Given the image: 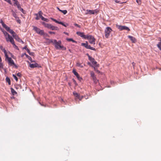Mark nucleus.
Instances as JSON below:
<instances>
[{
	"label": "nucleus",
	"instance_id": "f257e3e1",
	"mask_svg": "<svg viewBox=\"0 0 161 161\" xmlns=\"http://www.w3.org/2000/svg\"><path fill=\"white\" fill-rule=\"evenodd\" d=\"M55 43L54 45L55 48L57 49H62L63 50H65L66 48L61 45V42L60 41H57V40H55Z\"/></svg>",
	"mask_w": 161,
	"mask_h": 161
},
{
	"label": "nucleus",
	"instance_id": "f03ea898",
	"mask_svg": "<svg viewBox=\"0 0 161 161\" xmlns=\"http://www.w3.org/2000/svg\"><path fill=\"white\" fill-rule=\"evenodd\" d=\"M86 39L89 40V43L93 45L95 44V39L94 37L92 35H88L87 36Z\"/></svg>",
	"mask_w": 161,
	"mask_h": 161
},
{
	"label": "nucleus",
	"instance_id": "7ed1b4c3",
	"mask_svg": "<svg viewBox=\"0 0 161 161\" xmlns=\"http://www.w3.org/2000/svg\"><path fill=\"white\" fill-rule=\"evenodd\" d=\"M33 30H34L37 34L41 35H44L45 34L47 35V34L44 33L43 30H41L40 29L36 26H33Z\"/></svg>",
	"mask_w": 161,
	"mask_h": 161
},
{
	"label": "nucleus",
	"instance_id": "20e7f679",
	"mask_svg": "<svg viewBox=\"0 0 161 161\" xmlns=\"http://www.w3.org/2000/svg\"><path fill=\"white\" fill-rule=\"evenodd\" d=\"M112 30L110 27H107L105 30V37L108 38L109 36L110 33L112 32Z\"/></svg>",
	"mask_w": 161,
	"mask_h": 161
},
{
	"label": "nucleus",
	"instance_id": "39448f33",
	"mask_svg": "<svg viewBox=\"0 0 161 161\" xmlns=\"http://www.w3.org/2000/svg\"><path fill=\"white\" fill-rule=\"evenodd\" d=\"M116 27L118 28V29L121 31L124 30H126L129 31L130 30V29L128 27L125 26H122L120 25H116Z\"/></svg>",
	"mask_w": 161,
	"mask_h": 161
},
{
	"label": "nucleus",
	"instance_id": "423d86ee",
	"mask_svg": "<svg viewBox=\"0 0 161 161\" xmlns=\"http://www.w3.org/2000/svg\"><path fill=\"white\" fill-rule=\"evenodd\" d=\"M5 37L6 41L7 42H10L12 44L14 43V41L13 38L11 36H10V35L8 33L7 35L5 36Z\"/></svg>",
	"mask_w": 161,
	"mask_h": 161
},
{
	"label": "nucleus",
	"instance_id": "0eeeda50",
	"mask_svg": "<svg viewBox=\"0 0 161 161\" xmlns=\"http://www.w3.org/2000/svg\"><path fill=\"white\" fill-rule=\"evenodd\" d=\"M37 14L38 15H39V17L42 20L45 21L47 22H48L49 20L45 18L42 16V14H43V13L41 11H39Z\"/></svg>",
	"mask_w": 161,
	"mask_h": 161
},
{
	"label": "nucleus",
	"instance_id": "6e6552de",
	"mask_svg": "<svg viewBox=\"0 0 161 161\" xmlns=\"http://www.w3.org/2000/svg\"><path fill=\"white\" fill-rule=\"evenodd\" d=\"M87 13H86V14H97L98 12V10L97 9H95L94 10H86Z\"/></svg>",
	"mask_w": 161,
	"mask_h": 161
},
{
	"label": "nucleus",
	"instance_id": "1a4fd4ad",
	"mask_svg": "<svg viewBox=\"0 0 161 161\" xmlns=\"http://www.w3.org/2000/svg\"><path fill=\"white\" fill-rule=\"evenodd\" d=\"M76 34L77 35L85 39H86L87 36H88V35H85L84 34V33L80 32H77Z\"/></svg>",
	"mask_w": 161,
	"mask_h": 161
},
{
	"label": "nucleus",
	"instance_id": "9d476101",
	"mask_svg": "<svg viewBox=\"0 0 161 161\" xmlns=\"http://www.w3.org/2000/svg\"><path fill=\"white\" fill-rule=\"evenodd\" d=\"M51 19L53 20V21H54L56 23H57L59 24H61L63 26L66 27L68 25V24H66V25L64 24L62 22H59L58 21H57V20L52 18H51Z\"/></svg>",
	"mask_w": 161,
	"mask_h": 161
},
{
	"label": "nucleus",
	"instance_id": "9b49d317",
	"mask_svg": "<svg viewBox=\"0 0 161 161\" xmlns=\"http://www.w3.org/2000/svg\"><path fill=\"white\" fill-rule=\"evenodd\" d=\"M87 55L88 56L89 59L91 61L92 64L95 65L97 64V62L95 61V59L89 56L88 54H87Z\"/></svg>",
	"mask_w": 161,
	"mask_h": 161
},
{
	"label": "nucleus",
	"instance_id": "f8f14e48",
	"mask_svg": "<svg viewBox=\"0 0 161 161\" xmlns=\"http://www.w3.org/2000/svg\"><path fill=\"white\" fill-rule=\"evenodd\" d=\"M72 72L76 76L78 79L79 80L81 81V80L82 79V78L80 76L79 74L77 73V72H76V70L75 69H74L73 70Z\"/></svg>",
	"mask_w": 161,
	"mask_h": 161
},
{
	"label": "nucleus",
	"instance_id": "ddd939ff",
	"mask_svg": "<svg viewBox=\"0 0 161 161\" xmlns=\"http://www.w3.org/2000/svg\"><path fill=\"white\" fill-rule=\"evenodd\" d=\"M6 59L7 60L8 64L10 66H13V64H14V61L11 58L8 57Z\"/></svg>",
	"mask_w": 161,
	"mask_h": 161
},
{
	"label": "nucleus",
	"instance_id": "4468645a",
	"mask_svg": "<svg viewBox=\"0 0 161 161\" xmlns=\"http://www.w3.org/2000/svg\"><path fill=\"white\" fill-rule=\"evenodd\" d=\"M42 24L45 27L50 29L51 24L46 23L45 22H42Z\"/></svg>",
	"mask_w": 161,
	"mask_h": 161
},
{
	"label": "nucleus",
	"instance_id": "2eb2a0df",
	"mask_svg": "<svg viewBox=\"0 0 161 161\" xmlns=\"http://www.w3.org/2000/svg\"><path fill=\"white\" fill-rule=\"evenodd\" d=\"M128 37L129 39H130L133 42L135 43L136 42V39L133 37L130 36H129Z\"/></svg>",
	"mask_w": 161,
	"mask_h": 161
},
{
	"label": "nucleus",
	"instance_id": "dca6fc26",
	"mask_svg": "<svg viewBox=\"0 0 161 161\" xmlns=\"http://www.w3.org/2000/svg\"><path fill=\"white\" fill-rule=\"evenodd\" d=\"M50 29L52 30H59L57 26H53L52 25H51Z\"/></svg>",
	"mask_w": 161,
	"mask_h": 161
},
{
	"label": "nucleus",
	"instance_id": "f3484780",
	"mask_svg": "<svg viewBox=\"0 0 161 161\" xmlns=\"http://www.w3.org/2000/svg\"><path fill=\"white\" fill-rule=\"evenodd\" d=\"M24 55H25L26 57H27L31 62H32L31 58V57L29 56L28 55L26 54L25 53L24 54H22V56L23 57Z\"/></svg>",
	"mask_w": 161,
	"mask_h": 161
},
{
	"label": "nucleus",
	"instance_id": "a211bd4d",
	"mask_svg": "<svg viewBox=\"0 0 161 161\" xmlns=\"http://www.w3.org/2000/svg\"><path fill=\"white\" fill-rule=\"evenodd\" d=\"M38 64L36 63L30 64V67L32 68H34L37 67Z\"/></svg>",
	"mask_w": 161,
	"mask_h": 161
},
{
	"label": "nucleus",
	"instance_id": "6ab92c4d",
	"mask_svg": "<svg viewBox=\"0 0 161 161\" xmlns=\"http://www.w3.org/2000/svg\"><path fill=\"white\" fill-rule=\"evenodd\" d=\"M27 45H25L24 47L22 48V49L23 50L25 49L27 51V52L30 54V51L27 48Z\"/></svg>",
	"mask_w": 161,
	"mask_h": 161
},
{
	"label": "nucleus",
	"instance_id": "aec40b11",
	"mask_svg": "<svg viewBox=\"0 0 161 161\" xmlns=\"http://www.w3.org/2000/svg\"><path fill=\"white\" fill-rule=\"evenodd\" d=\"M57 8L59 11L63 13L64 14H65L67 13V11L66 10H61L59 9V8L57 7Z\"/></svg>",
	"mask_w": 161,
	"mask_h": 161
},
{
	"label": "nucleus",
	"instance_id": "412c9836",
	"mask_svg": "<svg viewBox=\"0 0 161 161\" xmlns=\"http://www.w3.org/2000/svg\"><path fill=\"white\" fill-rule=\"evenodd\" d=\"M157 46L159 49L161 51V38H160V42L158 43L157 45Z\"/></svg>",
	"mask_w": 161,
	"mask_h": 161
},
{
	"label": "nucleus",
	"instance_id": "4be33fe9",
	"mask_svg": "<svg viewBox=\"0 0 161 161\" xmlns=\"http://www.w3.org/2000/svg\"><path fill=\"white\" fill-rule=\"evenodd\" d=\"M86 49H90L91 50H93L94 51L96 50V49L95 48L91 47L90 45H88V44L87 45Z\"/></svg>",
	"mask_w": 161,
	"mask_h": 161
},
{
	"label": "nucleus",
	"instance_id": "5701e85b",
	"mask_svg": "<svg viewBox=\"0 0 161 161\" xmlns=\"http://www.w3.org/2000/svg\"><path fill=\"white\" fill-rule=\"evenodd\" d=\"M73 94L75 97L77 98H80L79 95L78 93L76 92H73Z\"/></svg>",
	"mask_w": 161,
	"mask_h": 161
},
{
	"label": "nucleus",
	"instance_id": "b1692460",
	"mask_svg": "<svg viewBox=\"0 0 161 161\" xmlns=\"http://www.w3.org/2000/svg\"><path fill=\"white\" fill-rule=\"evenodd\" d=\"M88 44V43L87 42H86V43H81V45L85 47L86 48H87Z\"/></svg>",
	"mask_w": 161,
	"mask_h": 161
},
{
	"label": "nucleus",
	"instance_id": "393cba45",
	"mask_svg": "<svg viewBox=\"0 0 161 161\" xmlns=\"http://www.w3.org/2000/svg\"><path fill=\"white\" fill-rule=\"evenodd\" d=\"M13 36L14 38L16 40H17V41H19V37L16 35L15 33L14 35H13Z\"/></svg>",
	"mask_w": 161,
	"mask_h": 161
},
{
	"label": "nucleus",
	"instance_id": "a878e982",
	"mask_svg": "<svg viewBox=\"0 0 161 161\" xmlns=\"http://www.w3.org/2000/svg\"><path fill=\"white\" fill-rule=\"evenodd\" d=\"M6 81L7 82H8V84L9 85H11V81H10V78L9 77H7L6 78Z\"/></svg>",
	"mask_w": 161,
	"mask_h": 161
},
{
	"label": "nucleus",
	"instance_id": "bb28decb",
	"mask_svg": "<svg viewBox=\"0 0 161 161\" xmlns=\"http://www.w3.org/2000/svg\"><path fill=\"white\" fill-rule=\"evenodd\" d=\"M11 93H12V94L14 95L16 94H17V92H16L14 90V89H13V88H11Z\"/></svg>",
	"mask_w": 161,
	"mask_h": 161
},
{
	"label": "nucleus",
	"instance_id": "cd10ccee",
	"mask_svg": "<svg viewBox=\"0 0 161 161\" xmlns=\"http://www.w3.org/2000/svg\"><path fill=\"white\" fill-rule=\"evenodd\" d=\"M8 31L12 34V36L14 35L15 34V32L12 30L10 29Z\"/></svg>",
	"mask_w": 161,
	"mask_h": 161
},
{
	"label": "nucleus",
	"instance_id": "c85d7f7f",
	"mask_svg": "<svg viewBox=\"0 0 161 161\" xmlns=\"http://www.w3.org/2000/svg\"><path fill=\"white\" fill-rule=\"evenodd\" d=\"M49 41V42L52 43L53 44H54V43H55V40H56L54 39H48Z\"/></svg>",
	"mask_w": 161,
	"mask_h": 161
},
{
	"label": "nucleus",
	"instance_id": "c756f323",
	"mask_svg": "<svg viewBox=\"0 0 161 161\" xmlns=\"http://www.w3.org/2000/svg\"><path fill=\"white\" fill-rule=\"evenodd\" d=\"M66 40L69 42L72 41L73 42H76L75 41L73 40L72 38H67L66 39Z\"/></svg>",
	"mask_w": 161,
	"mask_h": 161
},
{
	"label": "nucleus",
	"instance_id": "7c9ffc66",
	"mask_svg": "<svg viewBox=\"0 0 161 161\" xmlns=\"http://www.w3.org/2000/svg\"><path fill=\"white\" fill-rule=\"evenodd\" d=\"M5 29L7 31H8L9 30L10 28L9 27H8L6 24L5 25H4V26H3Z\"/></svg>",
	"mask_w": 161,
	"mask_h": 161
},
{
	"label": "nucleus",
	"instance_id": "2f4dec72",
	"mask_svg": "<svg viewBox=\"0 0 161 161\" xmlns=\"http://www.w3.org/2000/svg\"><path fill=\"white\" fill-rule=\"evenodd\" d=\"M3 52H4V53L5 56V57H6V58H8V54H7V52L6 51V50H4V51H3Z\"/></svg>",
	"mask_w": 161,
	"mask_h": 161
},
{
	"label": "nucleus",
	"instance_id": "473e14b6",
	"mask_svg": "<svg viewBox=\"0 0 161 161\" xmlns=\"http://www.w3.org/2000/svg\"><path fill=\"white\" fill-rule=\"evenodd\" d=\"M92 79L94 82L96 83L98 81V80H97L96 76L94 77H92Z\"/></svg>",
	"mask_w": 161,
	"mask_h": 161
},
{
	"label": "nucleus",
	"instance_id": "72a5a7b5",
	"mask_svg": "<svg viewBox=\"0 0 161 161\" xmlns=\"http://www.w3.org/2000/svg\"><path fill=\"white\" fill-rule=\"evenodd\" d=\"M76 65L78 67H79L80 68H83V66L81 65L80 63L79 62H77L76 64Z\"/></svg>",
	"mask_w": 161,
	"mask_h": 161
},
{
	"label": "nucleus",
	"instance_id": "f704fd0d",
	"mask_svg": "<svg viewBox=\"0 0 161 161\" xmlns=\"http://www.w3.org/2000/svg\"><path fill=\"white\" fill-rule=\"evenodd\" d=\"M91 76L92 78L95 76L94 72L93 71H91L90 72Z\"/></svg>",
	"mask_w": 161,
	"mask_h": 161
},
{
	"label": "nucleus",
	"instance_id": "c9c22d12",
	"mask_svg": "<svg viewBox=\"0 0 161 161\" xmlns=\"http://www.w3.org/2000/svg\"><path fill=\"white\" fill-rule=\"evenodd\" d=\"M13 76L14 78L15 79V80L17 81L18 80V78L16 76V75L14 74H13Z\"/></svg>",
	"mask_w": 161,
	"mask_h": 161
},
{
	"label": "nucleus",
	"instance_id": "e433bc0d",
	"mask_svg": "<svg viewBox=\"0 0 161 161\" xmlns=\"http://www.w3.org/2000/svg\"><path fill=\"white\" fill-rule=\"evenodd\" d=\"M12 44L13 45V46L14 47V48L15 49H17L18 50H19V48H18V47L15 44V43H14H14H12Z\"/></svg>",
	"mask_w": 161,
	"mask_h": 161
},
{
	"label": "nucleus",
	"instance_id": "4c0bfd02",
	"mask_svg": "<svg viewBox=\"0 0 161 161\" xmlns=\"http://www.w3.org/2000/svg\"><path fill=\"white\" fill-rule=\"evenodd\" d=\"M1 30L3 32L4 36L8 34V33L6 31H5L3 29H2Z\"/></svg>",
	"mask_w": 161,
	"mask_h": 161
},
{
	"label": "nucleus",
	"instance_id": "58836bf2",
	"mask_svg": "<svg viewBox=\"0 0 161 161\" xmlns=\"http://www.w3.org/2000/svg\"><path fill=\"white\" fill-rule=\"evenodd\" d=\"M16 20L19 24H20V20L19 19V17H17L16 18H15Z\"/></svg>",
	"mask_w": 161,
	"mask_h": 161
},
{
	"label": "nucleus",
	"instance_id": "ea45409f",
	"mask_svg": "<svg viewBox=\"0 0 161 161\" xmlns=\"http://www.w3.org/2000/svg\"><path fill=\"white\" fill-rule=\"evenodd\" d=\"M34 15H35L36 16V17L35 18L36 20H38V19H39V17L38 16V14H34Z\"/></svg>",
	"mask_w": 161,
	"mask_h": 161
},
{
	"label": "nucleus",
	"instance_id": "a19ab883",
	"mask_svg": "<svg viewBox=\"0 0 161 161\" xmlns=\"http://www.w3.org/2000/svg\"><path fill=\"white\" fill-rule=\"evenodd\" d=\"M21 11L24 14H25L26 11L24 10L23 8H21Z\"/></svg>",
	"mask_w": 161,
	"mask_h": 161
},
{
	"label": "nucleus",
	"instance_id": "79ce46f5",
	"mask_svg": "<svg viewBox=\"0 0 161 161\" xmlns=\"http://www.w3.org/2000/svg\"><path fill=\"white\" fill-rule=\"evenodd\" d=\"M114 1L115 3H125V2H122V3H120V1H118L117 0H115Z\"/></svg>",
	"mask_w": 161,
	"mask_h": 161
},
{
	"label": "nucleus",
	"instance_id": "37998d69",
	"mask_svg": "<svg viewBox=\"0 0 161 161\" xmlns=\"http://www.w3.org/2000/svg\"><path fill=\"white\" fill-rule=\"evenodd\" d=\"M13 16L15 18H16L17 17H18L17 15L14 13H13Z\"/></svg>",
	"mask_w": 161,
	"mask_h": 161
},
{
	"label": "nucleus",
	"instance_id": "c03bdc74",
	"mask_svg": "<svg viewBox=\"0 0 161 161\" xmlns=\"http://www.w3.org/2000/svg\"><path fill=\"white\" fill-rule=\"evenodd\" d=\"M136 2L139 4H141V1L140 0H136Z\"/></svg>",
	"mask_w": 161,
	"mask_h": 161
},
{
	"label": "nucleus",
	"instance_id": "a18cd8bd",
	"mask_svg": "<svg viewBox=\"0 0 161 161\" xmlns=\"http://www.w3.org/2000/svg\"><path fill=\"white\" fill-rule=\"evenodd\" d=\"M0 48L3 52L4 51V50H5V48H3L2 46H0Z\"/></svg>",
	"mask_w": 161,
	"mask_h": 161
},
{
	"label": "nucleus",
	"instance_id": "49530a36",
	"mask_svg": "<svg viewBox=\"0 0 161 161\" xmlns=\"http://www.w3.org/2000/svg\"><path fill=\"white\" fill-rule=\"evenodd\" d=\"M0 23L2 24L3 26H4V25H5V24L3 22V21L1 20L0 21Z\"/></svg>",
	"mask_w": 161,
	"mask_h": 161
},
{
	"label": "nucleus",
	"instance_id": "de8ad7c7",
	"mask_svg": "<svg viewBox=\"0 0 161 161\" xmlns=\"http://www.w3.org/2000/svg\"><path fill=\"white\" fill-rule=\"evenodd\" d=\"M5 1H6L7 2H8V3H9L10 4H11V1L10 0H4Z\"/></svg>",
	"mask_w": 161,
	"mask_h": 161
},
{
	"label": "nucleus",
	"instance_id": "09e8293b",
	"mask_svg": "<svg viewBox=\"0 0 161 161\" xmlns=\"http://www.w3.org/2000/svg\"><path fill=\"white\" fill-rule=\"evenodd\" d=\"M74 25L76 26H77V27H78L79 28H80V26L78 24H76V23H75L74 24Z\"/></svg>",
	"mask_w": 161,
	"mask_h": 161
},
{
	"label": "nucleus",
	"instance_id": "8fccbe9b",
	"mask_svg": "<svg viewBox=\"0 0 161 161\" xmlns=\"http://www.w3.org/2000/svg\"><path fill=\"white\" fill-rule=\"evenodd\" d=\"M48 32L50 34H55V32H54L49 31Z\"/></svg>",
	"mask_w": 161,
	"mask_h": 161
},
{
	"label": "nucleus",
	"instance_id": "3c124183",
	"mask_svg": "<svg viewBox=\"0 0 161 161\" xmlns=\"http://www.w3.org/2000/svg\"><path fill=\"white\" fill-rule=\"evenodd\" d=\"M64 33L65 34H66L67 35H69V33L67 32H64Z\"/></svg>",
	"mask_w": 161,
	"mask_h": 161
},
{
	"label": "nucleus",
	"instance_id": "603ef678",
	"mask_svg": "<svg viewBox=\"0 0 161 161\" xmlns=\"http://www.w3.org/2000/svg\"><path fill=\"white\" fill-rule=\"evenodd\" d=\"M14 0L15 1V4H16V5H17V1L16 0Z\"/></svg>",
	"mask_w": 161,
	"mask_h": 161
},
{
	"label": "nucleus",
	"instance_id": "864d4df0",
	"mask_svg": "<svg viewBox=\"0 0 161 161\" xmlns=\"http://www.w3.org/2000/svg\"><path fill=\"white\" fill-rule=\"evenodd\" d=\"M13 65H14V66L15 68H17V65L14 63V64H13Z\"/></svg>",
	"mask_w": 161,
	"mask_h": 161
},
{
	"label": "nucleus",
	"instance_id": "5fc2aeb1",
	"mask_svg": "<svg viewBox=\"0 0 161 161\" xmlns=\"http://www.w3.org/2000/svg\"><path fill=\"white\" fill-rule=\"evenodd\" d=\"M83 97V96L81 97H80V98H79V100L80 101L81 100V99H82Z\"/></svg>",
	"mask_w": 161,
	"mask_h": 161
},
{
	"label": "nucleus",
	"instance_id": "6e6d98bb",
	"mask_svg": "<svg viewBox=\"0 0 161 161\" xmlns=\"http://www.w3.org/2000/svg\"><path fill=\"white\" fill-rule=\"evenodd\" d=\"M17 75L18 76H20V73H18L17 74Z\"/></svg>",
	"mask_w": 161,
	"mask_h": 161
},
{
	"label": "nucleus",
	"instance_id": "4d7b16f0",
	"mask_svg": "<svg viewBox=\"0 0 161 161\" xmlns=\"http://www.w3.org/2000/svg\"><path fill=\"white\" fill-rule=\"evenodd\" d=\"M21 43H22L23 44H24V42L21 40Z\"/></svg>",
	"mask_w": 161,
	"mask_h": 161
},
{
	"label": "nucleus",
	"instance_id": "13d9d810",
	"mask_svg": "<svg viewBox=\"0 0 161 161\" xmlns=\"http://www.w3.org/2000/svg\"><path fill=\"white\" fill-rule=\"evenodd\" d=\"M97 72H98V73L100 72V71H98V70H97Z\"/></svg>",
	"mask_w": 161,
	"mask_h": 161
},
{
	"label": "nucleus",
	"instance_id": "bf43d9fd",
	"mask_svg": "<svg viewBox=\"0 0 161 161\" xmlns=\"http://www.w3.org/2000/svg\"><path fill=\"white\" fill-rule=\"evenodd\" d=\"M73 81L74 82H75V80H73Z\"/></svg>",
	"mask_w": 161,
	"mask_h": 161
},
{
	"label": "nucleus",
	"instance_id": "052dcab7",
	"mask_svg": "<svg viewBox=\"0 0 161 161\" xmlns=\"http://www.w3.org/2000/svg\"><path fill=\"white\" fill-rule=\"evenodd\" d=\"M69 51L70 52H71V51H70V49H69Z\"/></svg>",
	"mask_w": 161,
	"mask_h": 161
},
{
	"label": "nucleus",
	"instance_id": "680f3d73",
	"mask_svg": "<svg viewBox=\"0 0 161 161\" xmlns=\"http://www.w3.org/2000/svg\"><path fill=\"white\" fill-rule=\"evenodd\" d=\"M18 8H19V7L18 6Z\"/></svg>",
	"mask_w": 161,
	"mask_h": 161
}]
</instances>
